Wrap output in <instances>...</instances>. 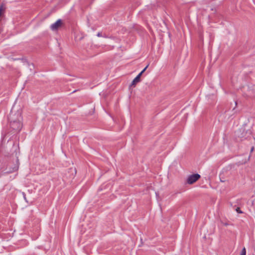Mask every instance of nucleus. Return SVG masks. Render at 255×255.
<instances>
[{
	"label": "nucleus",
	"mask_w": 255,
	"mask_h": 255,
	"mask_svg": "<svg viewBox=\"0 0 255 255\" xmlns=\"http://www.w3.org/2000/svg\"><path fill=\"white\" fill-rule=\"evenodd\" d=\"M22 119L20 111H18L16 113H13L11 111L9 117L10 128L16 131H20L22 128Z\"/></svg>",
	"instance_id": "nucleus-1"
},
{
	"label": "nucleus",
	"mask_w": 255,
	"mask_h": 255,
	"mask_svg": "<svg viewBox=\"0 0 255 255\" xmlns=\"http://www.w3.org/2000/svg\"><path fill=\"white\" fill-rule=\"evenodd\" d=\"M200 177V175L198 173L189 175L186 179V182L190 185L193 184L195 183Z\"/></svg>",
	"instance_id": "nucleus-2"
},
{
	"label": "nucleus",
	"mask_w": 255,
	"mask_h": 255,
	"mask_svg": "<svg viewBox=\"0 0 255 255\" xmlns=\"http://www.w3.org/2000/svg\"><path fill=\"white\" fill-rule=\"evenodd\" d=\"M62 21L61 19H58L55 22L52 24L50 26V28L53 31L57 30L61 26Z\"/></svg>",
	"instance_id": "nucleus-3"
},
{
	"label": "nucleus",
	"mask_w": 255,
	"mask_h": 255,
	"mask_svg": "<svg viewBox=\"0 0 255 255\" xmlns=\"http://www.w3.org/2000/svg\"><path fill=\"white\" fill-rule=\"evenodd\" d=\"M140 81V75H137L132 81L130 86L134 87L137 83Z\"/></svg>",
	"instance_id": "nucleus-4"
},
{
	"label": "nucleus",
	"mask_w": 255,
	"mask_h": 255,
	"mask_svg": "<svg viewBox=\"0 0 255 255\" xmlns=\"http://www.w3.org/2000/svg\"><path fill=\"white\" fill-rule=\"evenodd\" d=\"M18 168V165L17 164H15L13 165L9 170H8L6 172L7 173L13 172L16 170H17Z\"/></svg>",
	"instance_id": "nucleus-5"
},
{
	"label": "nucleus",
	"mask_w": 255,
	"mask_h": 255,
	"mask_svg": "<svg viewBox=\"0 0 255 255\" xmlns=\"http://www.w3.org/2000/svg\"><path fill=\"white\" fill-rule=\"evenodd\" d=\"M148 65H147L138 74V75H140V77L142 75V74L144 73V72L146 70L147 68L148 67Z\"/></svg>",
	"instance_id": "nucleus-6"
},
{
	"label": "nucleus",
	"mask_w": 255,
	"mask_h": 255,
	"mask_svg": "<svg viewBox=\"0 0 255 255\" xmlns=\"http://www.w3.org/2000/svg\"><path fill=\"white\" fill-rule=\"evenodd\" d=\"M246 255V249L244 248L242 251V253L240 255Z\"/></svg>",
	"instance_id": "nucleus-7"
},
{
	"label": "nucleus",
	"mask_w": 255,
	"mask_h": 255,
	"mask_svg": "<svg viewBox=\"0 0 255 255\" xmlns=\"http://www.w3.org/2000/svg\"><path fill=\"white\" fill-rule=\"evenodd\" d=\"M23 196H24V199L26 200V197H25V194H24V193H23Z\"/></svg>",
	"instance_id": "nucleus-8"
},
{
	"label": "nucleus",
	"mask_w": 255,
	"mask_h": 255,
	"mask_svg": "<svg viewBox=\"0 0 255 255\" xmlns=\"http://www.w3.org/2000/svg\"><path fill=\"white\" fill-rule=\"evenodd\" d=\"M97 36H101L100 33H99L97 34Z\"/></svg>",
	"instance_id": "nucleus-9"
},
{
	"label": "nucleus",
	"mask_w": 255,
	"mask_h": 255,
	"mask_svg": "<svg viewBox=\"0 0 255 255\" xmlns=\"http://www.w3.org/2000/svg\"><path fill=\"white\" fill-rule=\"evenodd\" d=\"M224 225L226 226H227L228 225V224H225Z\"/></svg>",
	"instance_id": "nucleus-10"
}]
</instances>
